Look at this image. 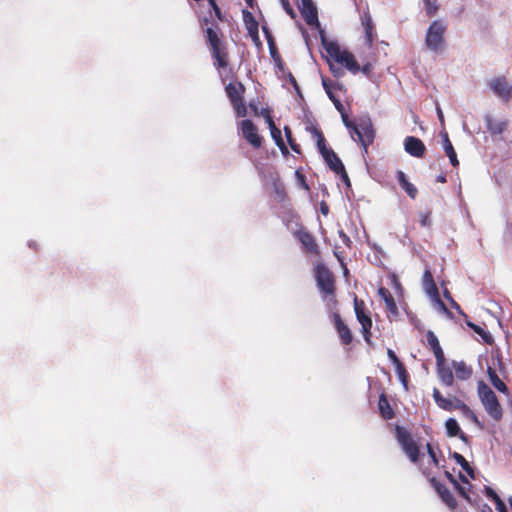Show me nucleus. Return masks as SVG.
<instances>
[{
	"label": "nucleus",
	"instance_id": "1",
	"mask_svg": "<svg viewBox=\"0 0 512 512\" xmlns=\"http://www.w3.org/2000/svg\"><path fill=\"white\" fill-rule=\"evenodd\" d=\"M290 233L295 246L312 263L322 260L321 247L316 236L300 222L297 214L290 213Z\"/></svg>",
	"mask_w": 512,
	"mask_h": 512
},
{
	"label": "nucleus",
	"instance_id": "2",
	"mask_svg": "<svg viewBox=\"0 0 512 512\" xmlns=\"http://www.w3.org/2000/svg\"><path fill=\"white\" fill-rule=\"evenodd\" d=\"M205 38L215 69L221 76L223 74L228 76V74L232 73L228 44L222 39L219 32L211 27L205 30Z\"/></svg>",
	"mask_w": 512,
	"mask_h": 512
},
{
	"label": "nucleus",
	"instance_id": "3",
	"mask_svg": "<svg viewBox=\"0 0 512 512\" xmlns=\"http://www.w3.org/2000/svg\"><path fill=\"white\" fill-rule=\"evenodd\" d=\"M320 32L322 45L329 57L337 64L345 67L352 74H357L360 71V66L354 55L347 50H342L336 42L328 41L324 36V32L322 30Z\"/></svg>",
	"mask_w": 512,
	"mask_h": 512
},
{
	"label": "nucleus",
	"instance_id": "4",
	"mask_svg": "<svg viewBox=\"0 0 512 512\" xmlns=\"http://www.w3.org/2000/svg\"><path fill=\"white\" fill-rule=\"evenodd\" d=\"M315 264V278L317 286L325 299L335 301V276L332 271L321 261L313 262Z\"/></svg>",
	"mask_w": 512,
	"mask_h": 512
},
{
	"label": "nucleus",
	"instance_id": "5",
	"mask_svg": "<svg viewBox=\"0 0 512 512\" xmlns=\"http://www.w3.org/2000/svg\"><path fill=\"white\" fill-rule=\"evenodd\" d=\"M478 395L485 411L495 421H500L503 417L502 406L494 391L483 381L478 383Z\"/></svg>",
	"mask_w": 512,
	"mask_h": 512
},
{
	"label": "nucleus",
	"instance_id": "6",
	"mask_svg": "<svg viewBox=\"0 0 512 512\" xmlns=\"http://www.w3.org/2000/svg\"><path fill=\"white\" fill-rule=\"evenodd\" d=\"M447 31V24L444 20H434L428 27L425 36V45L433 52H441L445 48L446 40L445 34Z\"/></svg>",
	"mask_w": 512,
	"mask_h": 512
},
{
	"label": "nucleus",
	"instance_id": "7",
	"mask_svg": "<svg viewBox=\"0 0 512 512\" xmlns=\"http://www.w3.org/2000/svg\"><path fill=\"white\" fill-rule=\"evenodd\" d=\"M395 436L409 460L412 463H417L421 456L420 447L413 439L411 433L404 427L397 425L395 428Z\"/></svg>",
	"mask_w": 512,
	"mask_h": 512
},
{
	"label": "nucleus",
	"instance_id": "8",
	"mask_svg": "<svg viewBox=\"0 0 512 512\" xmlns=\"http://www.w3.org/2000/svg\"><path fill=\"white\" fill-rule=\"evenodd\" d=\"M353 305L356 319L361 325V332L363 338L368 345L372 346L373 343L371 329L373 326V322L370 316V312L366 308V303L364 300L359 299L357 296H355Z\"/></svg>",
	"mask_w": 512,
	"mask_h": 512
},
{
	"label": "nucleus",
	"instance_id": "9",
	"mask_svg": "<svg viewBox=\"0 0 512 512\" xmlns=\"http://www.w3.org/2000/svg\"><path fill=\"white\" fill-rule=\"evenodd\" d=\"M226 94L238 117L247 114V107L244 103L245 86L240 81L230 82L225 87Z\"/></svg>",
	"mask_w": 512,
	"mask_h": 512
},
{
	"label": "nucleus",
	"instance_id": "10",
	"mask_svg": "<svg viewBox=\"0 0 512 512\" xmlns=\"http://www.w3.org/2000/svg\"><path fill=\"white\" fill-rule=\"evenodd\" d=\"M296 5L305 23L312 28L320 29L318 10L313 0H296Z\"/></svg>",
	"mask_w": 512,
	"mask_h": 512
},
{
	"label": "nucleus",
	"instance_id": "11",
	"mask_svg": "<svg viewBox=\"0 0 512 512\" xmlns=\"http://www.w3.org/2000/svg\"><path fill=\"white\" fill-rule=\"evenodd\" d=\"M353 133L357 135V139L362 145L364 152L367 153L368 146L373 143L375 131L370 121L361 122L353 126Z\"/></svg>",
	"mask_w": 512,
	"mask_h": 512
},
{
	"label": "nucleus",
	"instance_id": "12",
	"mask_svg": "<svg viewBox=\"0 0 512 512\" xmlns=\"http://www.w3.org/2000/svg\"><path fill=\"white\" fill-rule=\"evenodd\" d=\"M241 131L243 137L253 148L258 149L261 147L262 137L258 134V129L251 120L246 119L241 122Z\"/></svg>",
	"mask_w": 512,
	"mask_h": 512
},
{
	"label": "nucleus",
	"instance_id": "13",
	"mask_svg": "<svg viewBox=\"0 0 512 512\" xmlns=\"http://www.w3.org/2000/svg\"><path fill=\"white\" fill-rule=\"evenodd\" d=\"M492 91L502 100L509 101L512 98V86L504 76L496 77L489 82Z\"/></svg>",
	"mask_w": 512,
	"mask_h": 512
},
{
	"label": "nucleus",
	"instance_id": "14",
	"mask_svg": "<svg viewBox=\"0 0 512 512\" xmlns=\"http://www.w3.org/2000/svg\"><path fill=\"white\" fill-rule=\"evenodd\" d=\"M333 323L341 344L350 345L353 342V333L339 313L333 314Z\"/></svg>",
	"mask_w": 512,
	"mask_h": 512
},
{
	"label": "nucleus",
	"instance_id": "15",
	"mask_svg": "<svg viewBox=\"0 0 512 512\" xmlns=\"http://www.w3.org/2000/svg\"><path fill=\"white\" fill-rule=\"evenodd\" d=\"M430 484L436 490L441 500L451 509L454 510L457 507V501L451 491L442 483H440L435 477L429 479Z\"/></svg>",
	"mask_w": 512,
	"mask_h": 512
},
{
	"label": "nucleus",
	"instance_id": "16",
	"mask_svg": "<svg viewBox=\"0 0 512 512\" xmlns=\"http://www.w3.org/2000/svg\"><path fill=\"white\" fill-rule=\"evenodd\" d=\"M405 151L411 156L421 158L424 156L426 147L422 140L414 136H408L404 140Z\"/></svg>",
	"mask_w": 512,
	"mask_h": 512
},
{
	"label": "nucleus",
	"instance_id": "17",
	"mask_svg": "<svg viewBox=\"0 0 512 512\" xmlns=\"http://www.w3.org/2000/svg\"><path fill=\"white\" fill-rule=\"evenodd\" d=\"M243 21L251 39L259 42V24L254 15L248 10H243Z\"/></svg>",
	"mask_w": 512,
	"mask_h": 512
},
{
	"label": "nucleus",
	"instance_id": "18",
	"mask_svg": "<svg viewBox=\"0 0 512 512\" xmlns=\"http://www.w3.org/2000/svg\"><path fill=\"white\" fill-rule=\"evenodd\" d=\"M361 23L365 32V41L368 44V46L371 47L376 37V34L372 17L368 11L362 13Z\"/></svg>",
	"mask_w": 512,
	"mask_h": 512
},
{
	"label": "nucleus",
	"instance_id": "19",
	"mask_svg": "<svg viewBox=\"0 0 512 512\" xmlns=\"http://www.w3.org/2000/svg\"><path fill=\"white\" fill-rule=\"evenodd\" d=\"M436 369L441 383L445 386H452L454 382V374L450 367L446 365V359L442 362H436Z\"/></svg>",
	"mask_w": 512,
	"mask_h": 512
},
{
	"label": "nucleus",
	"instance_id": "20",
	"mask_svg": "<svg viewBox=\"0 0 512 512\" xmlns=\"http://www.w3.org/2000/svg\"><path fill=\"white\" fill-rule=\"evenodd\" d=\"M378 295L384 300L386 311L391 316L397 317L399 315V310L390 291L385 287H380L378 289Z\"/></svg>",
	"mask_w": 512,
	"mask_h": 512
},
{
	"label": "nucleus",
	"instance_id": "21",
	"mask_svg": "<svg viewBox=\"0 0 512 512\" xmlns=\"http://www.w3.org/2000/svg\"><path fill=\"white\" fill-rule=\"evenodd\" d=\"M426 340L427 346L430 347V349L433 351L436 362H442L445 356L435 333L431 330H428L426 332Z\"/></svg>",
	"mask_w": 512,
	"mask_h": 512
},
{
	"label": "nucleus",
	"instance_id": "22",
	"mask_svg": "<svg viewBox=\"0 0 512 512\" xmlns=\"http://www.w3.org/2000/svg\"><path fill=\"white\" fill-rule=\"evenodd\" d=\"M269 184L273 188L274 200L281 203L286 198V188L285 184L280 180L277 174L270 175Z\"/></svg>",
	"mask_w": 512,
	"mask_h": 512
},
{
	"label": "nucleus",
	"instance_id": "23",
	"mask_svg": "<svg viewBox=\"0 0 512 512\" xmlns=\"http://www.w3.org/2000/svg\"><path fill=\"white\" fill-rule=\"evenodd\" d=\"M266 123L269 126V129L271 131V136H272L273 140L275 141L276 145L280 148L282 154L284 156H287L288 155V147L286 146V144L282 138L281 130L276 127L272 117L269 118L266 121Z\"/></svg>",
	"mask_w": 512,
	"mask_h": 512
},
{
	"label": "nucleus",
	"instance_id": "24",
	"mask_svg": "<svg viewBox=\"0 0 512 512\" xmlns=\"http://www.w3.org/2000/svg\"><path fill=\"white\" fill-rule=\"evenodd\" d=\"M455 377L459 380H468L473 373L472 367L464 361H452Z\"/></svg>",
	"mask_w": 512,
	"mask_h": 512
},
{
	"label": "nucleus",
	"instance_id": "25",
	"mask_svg": "<svg viewBox=\"0 0 512 512\" xmlns=\"http://www.w3.org/2000/svg\"><path fill=\"white\" fill-rule=\"evenodd\" d=\"M397 181L401 188L407 193L411 199H415L418 194V189L406 177V174L399 170L396 174Z\"/></svg>",
	"mask_w": 512,
	"mask_h": 512
},
{
	"label": "nucleus",
	"instance_id": "26",
	"mask_svg": "<svg viewBox=\"0 0 512 512\" xmlns=\"http://www.w3.org/2000/svg\"><path fill=\"white\" fill-rule=\"evenodd\" d=\"M487 130L491 135H500L502 134L508 127V121H495L490 115L485 117Z\"/></svg>",
	"mask_w": 512,
	"mask_h": 512
},
{
	"label": "nucleus",
	"instance_id": "27",
	"mask_svg": "<svg viewBox=\"0 0 512 512\" xmlns=\"http://www.w3.org/2000/svg\"><path fill=\"white\" fill-rule=\"evenodd\" d=\"M378 408L383 419L391 420L395 417L394 410L392 409L389 400L384 393L379 396Z\"/></svg>",
	"mask_w": 512,
	"mask_h": 512
},
{
	"label": "nucleus",
	"instance_id": "28",
	"mask_svg": "<svg viewBox=\"0 0 512 512\" xmlns=\"http://www.w3.org/2000/svg\"><path fill=\"white\" fill-rule=\"evenodd\" d=\"M445 427H446L448 436H450V437L459 436V438L463 442L468 443V436L461 431V429L458 425V422L454 418H449L448 420H446Z\"/></svg>",
	"mask_w": 512,
	"mask_h": 512
},
{
	"label": "nucleus",
	"instance_id": "29",
	"mask_svg": "<svg viewBox=\"0 0 512 512\" xmlns=\"http://www.w3.org/2000/svg\"><path fill=\"white\" fill-rule=\"evenodd\" d=\"M325 163L328 167L335 172L338 169H343V163L337 154L333 151V149L326 150L323 154H321Z\"/></svg>",
	"mask_w": 512,
	"mask_h": 512
},
{
	"label": "nucleus",
	"instance_id": "30",
	"mask_svg": "<svg viewBox=\"0 0 512 512\" xmlns=\"http://www.w3.org/2000/svg\"><path fill=\"white\" fill-rule=\"evenodd\" d=\"M487 374H488V377H489V380L491 382V384L501 393H504L506 395L509 394V389L507 387V385L499 378V376L497 375L495 369H493L492 367H488L487 369Z\"/></svg>",
	"mask_w": 512,
	"mask_h": 512
},
{
	"label": "nucleus",
	"instance_id": "31",
	"mask_svg": "<svg viewBox=\"0 0 512 512\" xmlns=\"http://www.w3.org/2000/svg\"><path fill=\"white\" fill-rule=\"evenodd\" d=\"M443 147H444L446 155L448 156V158L450 160L451 165L453 167H458L459 161L457 158V154H456L455 149H454V147L449 139V136L446 132L443 134Z\"/></svg>",
	"mask_w": 512,
	"mask_h": 512
},
{
	"label": "nucleus",
	"instance_id": "32",
	"mask_svg": "<svg viewBox=\"0 0 512 512\" xmlns=\"http://www.w3.org/2000/svg\"><path fill=\"white\" fill-rule=\"evenodd\" d=\"M423 284L428 294L433 297H438V288L429 269H426L423 273Z\"/></svg>",
	"mask_w": 512,
	"mask_h": 512
},
{
	"label": "nucleus",
	"instance_id": "33",
	"mask_svg": "<svg viewBox=\"0 0 512 512\" xmlns=\"http://www.w3.org/2000/svg\"><path fill=\"white\" fill-rule=\"evenodd\" d=\"M249 108L254 116L256 117H263L265 121H267L269 118H271V113L268 107H264L261 105V103L257 100H252L249 103Z\"/></svg>",
	"mask_w": 512,
	"mask_h": 512
},
{
	"label": "nucleus",
	"instance_id": "34",
	"mask_svg": "<svg viewBox=\"0 0 512 512\" xmlns=\"http://www.w3.org/2000/svg\"><path fill=\"white\" fill-rule=\"evenodd\" d=\"M433 399L439 408L452 411L451 398L444 397L437 388L433 389Z\"/></svg>",
	"mask_w": 512,
	"mask_h": 512
},
{
	"label": "nucleus",
	"instance_id": "35",
	"mask_svg": "<svg viewBox=\"0 0 512 512\" xmlns=\"http://www.w3.org/2000/svg\"><path fill=\"white\" fill-rule=\"evenodd\" d=\"M466 325L470 327L476 334H478L484 340L485 343H492L493 338L487 330L483 329L479 325L472 323L471 321L468 320V318L466 319Z\"/></svg>",
	"mask_w": 512,
	"mask_h": 512
},
{
	"label": "nucleus",
	"instance_id": "36",
	"mask_svg": "<svg viewBox=\"0 0 512 512\" xmlns=\"http://www.w3.org/2000/svg\"><path fill=\"white\" fill-rule=\"evenodd\" d=\"M451 456L462 467V469L466 471L467 474L474 478V471L464 456L458 452H454Z\"/></svg>",
	"mask_w": 512,
	"mask_h": 512
},
{
	"label": "nucleus",
	"instance_id": "37",
	"mask_svg": "<svg viewBox=\"0 0 512 512\" xmlns=\"http://www.w3.org/2000/svg\"><path fill=\"white\" fill-rule=\"evenodd\" d=\"M458 410L462 412V414L467 417L468 419H470L473 423H475L476 425H478L479 427L482 428V424L481 422L479 421L478 417L476 416V414L469 408L468 405L466 404H461L460 406H458Z\"/></svg>",
	"mask_w": 512,
	"mask_h": 512
},
{
	"label": "nucleus",
	"instance_id": "38",
	"mask_svg": "<svg viewBox=\"0 0 512 512\" xmlns=\"http://www.w3.org/2000/svg\"><path fill=\"white\" fill-rule=\"evenodd\" d=\"M295 183L296 186L300 189H303L305 192H310V187L306 181L305 175L301 172L300 169L295 171Z\"/></svg>",
	"mask_w": 512,
	"mask_h": 512
},
{
	"label": "nucleus",
	"instance_id": "39",
	"mask_svg": "<svg viewBox=\"0 0 512 512\" xmlns=\"http://www.w3.org/2000/svg\"><path fill=\"white\" fill-rule=\"evenodd\" d=\"M396 373L398 375L399 380L402 382V384L406 387L408 384V372L404 366L403 363L398 364L395 366Z\"/></svg>",
	"mask_w": 512,
	"mask_h": 512
},
{
	"label": "nucleus",
	"instance_id": "40",
	"mask_svg": "<svg viewBox=\"0 0 512 512\" xmlns=\"http://www.w3.org/2000/svg\"><path fill=\"white\" fill-rule=\"evenodd\" d=\"M425 9L429 17L434 16L438 10L437 0H425Z\"/></svg>",
	"mask_w": 512,
	"mask_h": 512
},
{
	"label": "nucleus",
	"instance_id": "41",
	"mask_svg": "<svg viewBox=\"0 0 512 512\" xmlns=\"http://www.w3.org/2000/svg\"><path fill=\"white\" fill-rule=\"evenodd\" d=\"M263 30L267 35V41L269 44L270 55H271L272 60L274 61L275 59H277V56H280V54L278 53L277 48H276L275 44L273 43L271 37L268 35L267 29L265 27H263Z\"/></svg>",
	"mask_w": 512,
	"mask_h": 512
},
{
	"label": "nucleus",
	"instance_id": "42",
	"mask_svg": "<svg viewBox=\"0 0 512 512\" xmlns=\"http://www.w3.org/2000/svg\"><path fill=\"white\" fill-rule=\"evenodd\" d=\"M426 449H427V453L431 459V462L436 466V467H439L440 465V461L437 457V454L433 448V446L430 444V443H427L426 444Z\"/></svg>",
	"mask_w": 512,
	"mask_h": 512
},
{
	"label": "nucleus",
	"instance_id": "43",
	"mask_svg": "<svg viewBox=\"0 0 512 512\" xmlns=\"http://www.w3.org/2000/svg\"><path fill=\"white\" fill-rule=\"evenodd\" d=\"M273 63L275 68L277 69L276 74L282 77L285 73V63L282 60L281 56H277V59H275Z\"/></svg>",
	"mask_w": 512,
	"mask_h": 512
},
{
	"label": "nucleus",
	"instance_id": "44",
	"mask_svg": "<svg viewBox=\"0 0 512 512\" xmlns=\"http://www.w3.org/2000/svg\"><path fill=\"white\" fill-rule=\"evenodd\" d=\"M209 5L211 6V8L213 9L214 13H215V16L217 17V19L221 22H223L225 20V17L224 15L222 14L221 12V9L220 7L217 5L216 1L215 0H207Z\"/></svg>",
	"mask_w": 512,
	"mask_h": 512
},
{
	"label": "nucleus",
	"instance_id": "45",
	"mask_svg": "<svg viewBox=\"0 0 512 512\" xmlns=\"http://www.w3.org/2000/svg\"><path fill=\"white\" fill-rule=\"evenodd\" d=\"M322 84H323V87H324L325 92L327 93L329 99L331 101H333V99H336L337 97L335 96V94L333 92V85L331 83H329L326 79H322Z\"/></svg>",
	"mask_w": 512,
	"mask_h": 512
},
{
	"label": "nucleus",
	"instance_id": "46",
	"mask_svg": "<svg viewBox=\"0 0 512 512\" xmlns=\"http://www.w3.org/2000/svg\"><path fill=\"white\" fill-rule=\"evenodd\" d=\"M317 147H318V149H319L321 154H323L326 150H330L331 149V148L326 146V140H325V138H324L322 133L318 134Z\"/></svg>",
	"mask_w": 512,
	"mask_h": 512
},
{
	"label": "nucleus",
	"instance_id": "47",
	"mask_svg": "<svg viewBox=\"0 0 512 512\" xmlns=\"http://www.w3.org/2000/svg\"><path fill=\"white\" fill-rule=\"evenodd\" d=\"M420 224L423 227H430L431 226V212L430 211L421 214V216H420Z\"/></svg>",
	"mask_w": 512,
	"mask_h": 512
},
{
	"label": "nucleus",
	"instance_id": "48",
	"mask_svg": "<svg viewBox=\"0 0 512 512\" xmlns=\"http://www.w3.org/2000/svg\"><path fill=\"white\" fill-rule=\"evenodd\" d=\"M485 494L488 498L493 500L495 503L500 500L501 498L498 496V494L489 486H485Z\"/></svg>",
	"mask_w": 512,
	"mask_h": 512
},
{
	"label": "nucleus",
	"instance_id": "49",
	"mask_svg": "<svg viewBox=\"0 0 512 512\" xmlns=\"http://www.w3.org/2000/svg\"><path fill=\"white\" fill-rule=\"evenodd\" d=\"M335 173H336L337 175H339V176H340L341 180H342V181H343L347 186H350V185H351V184H350L349 176H348V174H347V172H346V170H345V167H344V166H343V169H341V170H340V169H338V170H336V171H335Z\"/></svg>",
	"mask_w": 512,
	"mask_h": 512
},
{
	"label": "nucleus",
	"instance_id": "50",
	"mask_svg": "<svg viewBox=\"0 0 512 512\" xmlns=\"http://www.w3.org/2000/svg\"><path fill=\"white\" fill-rule=\"evenodd\" d=\"M455 489L459 493L460 496H462L464 499H466L468 502H471L469 495L467 494L464 487H462L458 482H455L454 484Z\"/></svg>",
	"mask_w": 512,
	"mask_h": 512
},
{
	"label": "nucleus",
	"instance_id": "51",
	"mask_svg": "<svg viewBox=\"0 0 512 512\" xmlns=\"http://www.w3.org/2000/svg\"><path fill=\"white\" fill-rule=\"evenodd\" d=\"M387 356L391 360V362L394 364V366H397L398 364L402 363L392 349L387 350Z\"/></svg>",
	"mask_w": 512,
	"mask_h": 512
},
{
	"label": "nucleus",
	"instance_id": "52",
	"mask_svg": "<svg viewBox=\"0 0 512 512\" xmlns=\"http://www.w3.org/2000/svg\"><path fill=\"white\" fill-rule=\"evenodd\" d=\"M341 114H342L343 123L350 130V132H352L353 126H356V124L349 120L348 116L344 113V111Z\"/></svg>",
	"mask_w": 512,
	"mask_h": 512
},
{
	"label": "nucleus",
	"instance_id": "53",
	"mask_svg": "<svg viewBox=\"0 0 512 512\" xmlns=\"http://www.w3.org/2000/svg\"><path fill=\"white\" fill-rule=\"evenodd\" d=\"M330 70L333 76L337 78L341 77L344 74L343 70L340 67H335L334 64L332 63H330Z\"/></svg>",
	"mask_w": 512,
	"mask_h": 512
},
{
	"label": "nucleus",
	"instance_id": "54",
	"mask_svg": "<svg viewBox=\"0 0 512 512\" xmlns=\"http://www.w3.org/2000/svg\"><path fill=\"white\" fill-rule=\"evenodd\" d=\"M449 302L451 306L459 312V314H461L465 319L468 318L467 314L461 309L459 304L454 299H451Z\"/></svg>",
	"mask_w": 512,
	"mask_h": 512
},
{
	"label": "nucleus",
	"instance_id": "55",
	"mask_svg": "<svg viewBox=\"0 0 512 512\" xmlns=\"http://www.w3.org/2000/svg\"><path fill=\"white\" fill-rule=\"evenodd\" d=\"M339 237L341 238L342 242L347 245V246H350L351 245V239L350 237L343 231V230H340L339 231Z\"/></svg>",
	"mask_w": 512,
	"mask_h": 512
},
{
	"label": "nucleus",
	"instance_id": "56",
	"mask_svg": "<svg viewBox=\"0 0 512 512\" xmlns=\"http://www.w3.org/2000/svg\"><path fill=\"white\" fill-rule=\"evenodd\" d=\"M439 305V307L441 308V310L446 313L447 315L449 316H452V313L448 310V308L446 307V305L443 303V301L440 299V297H434Z\"/></svg>",
	"mask_w": 512,
	"mask_h": 512
},
{
	"label": "nucleus",
	"instance_id": "57",
	"mask_svg": "<svg viewBox=\"0 0 512 512\" xmlns=\"http://www.w3.org/2000/svg\"><path fill=\"white\" fill-rule=\"evenodd\" d=\"M439 305V307L441 308V310L446 313L447 315L449 316H452V313L448 310V308L446 307V305L443 303V301L440 299V297H434Z\"/></svg>",
	"mask_w": 512,
	"mask_h": 512
},
{
	"label": "nucleus",
	"instance_id": "58",
	"mask_svg": "<svg viewBox=\"0 0 512 512\" xmlns=\"http://www.w3.org/2000/svg\"><path fill=\"white\" fill-rule=\"evenodd\" d=\"M451 404H452V411H453V410H458V406H460L461 404H465V403L462 400H460L459 398L453 397V398H451Z\"/></svg>",
	"mask_w": 512,
	"mask_h": 512
},
{
	"label": "nucleus",
	"instance_id": "59",
	"mask_svg": "<svg viewBox=\"0 0 512 512\" xmlns=\"http://www.w3.org/2000/svg\"><path fill=\"white\" fill-rule=\"evenodd\" d=\"M496 509L498 512H508L505 503L502 501V499L498 500L496 503Z\"/></svg>",
	"mask_w": 512,
	"mask_h": 512
},
{
	"label": "nucleus",
	"instance_id": "60",
	"mask_svg": "<svg viewBox=\"0 0 512 512\" xmlns=\"http://www.w3.org/2000/svg\"><path fill=\"white\" fill-rule=\"evenodd\" d=\"M360 70L362 71L363 74L369 75L373 70V66L371 63H367V64L363 65V67L360 68Z\"/></svg>",
	"mask_w": 512,
	"mask_h": 512
},
{
	"label": "nucleus",
	"instance_id": "61",
	"mask_svg": "<svg viewBox=\"0 0 512 512\" xmlns=\"http://www.w3.org/2000/svg\"><path fill=\"white\" fill-rule=\"evenodd\" d=\"M333 104L335 106V108L340 112L342 113L344 111V106L342 104V102L340 101L339 98H336V99H333Z\"/></svg>",
	"mask_w": 512,
	"mask_h": 512
},
{
	"label": "nucleus",
	"instance_id": "62",
	"mask_svg": "<svg viewBox=\"0 0 512 512\" xmlns=\"http://www.w3.org/2000/svg\"><path fill=\"white\" fill-rule=\"evenodd\" d=\"M290 85H292L294 87V89L296 90V92L298 93V95L300 97H302L301 94H300V91H299V86L297 84V81H296V79L293 77V75L291 73H290Z\"/></svg>",
	"mask_w": 512,
	"mask_h": 512
},
{
	"label": "nucleus",
	"instance_id": "63",
	"mask_svg": "<svg viewBox=\"0 0 512 512\" xmlns=\"http://www.w3.org/2000/svg\"><path fill=\"white\" fill-rule=\"evenodd\" d=\"M445 476L453 485L455 484V482H457V480L454 478V476L450 472L446 471Z\"/></svg>",
	"mask_w": 512,
	"mask_h": 512
},
{
	"label": "nucleus",
	"instance_id": "64",
	"mask_svg": "<svg viewBox=\"0 0 512 512\" xmlns=\"http://www.w3.org/2000/svg\"><path fill=\"white\" fill-rule=\"evenodd\" d=\"M437 115H438V118L441 122L444 121V116H443V112L440 108L437 109Z\"/></svg>",
	"mask_w": 512,
	"mask_h": 512
}]
</instances>
